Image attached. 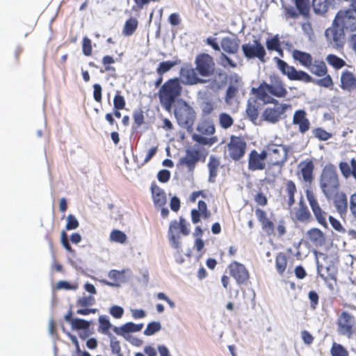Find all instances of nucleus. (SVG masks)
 Here are the masks:
<instances>
[{
  "mask_svg": "<svg viewBox=\"0 0 356 356\" xmlns=\"http://www.w3.org/2000/svg\"><path fill=\"white\" fill-rule=\"evenodd\" d=\"M269 79L270 83L263 81L257 88H252L251 90L257 99L264 104L278 101L275 98H285L288 95L286 85L280 76L273 74L270 75Z\"/></svg>",
  "mask_w": 356,
  "mask_h": 356,
  "instance_id": "obj_1",
  "label": "nucleus"
},
{
  "mask_svg": "<svg viewBox=\"0 0 356 356\" xmlns=\"http://www.w3.org/2000/svg\"><path fill=\"white\" fill-rule=\"evenodd\" d=\"M320 188L327 200L334 199L340 192V180L336 166L326 164L319 177Z\"/></svg>",
  "mask_w": 356,
  "mask_h": 356,
  "instance_id": "obj_2",
  "label": "nucleus"
},
{
  "mask_svg": "<svg viewBox=\"0 0 356 356\" xmlns=\"http://www.w3.org/2000/svg\"><path fill=\"white\" fill-rule=\"evenodd\" d=\"M158 97L163 108L170 111L177 98L182 92V86L179 78H170L159 86Z\"/></svg>",
  "mask_w": 356,
  "mask_h": 356,
  "instance_id": "obj_3",
  "label": "nucleus"
},
{
  "mask_svg": "<svg viewBox=\"0 0 356 356\" xmlns=\"http://www.w3.org/2000/svg\"><path fill=\"white\" fill-rule=\"evenodd\" d=\"M293 58L301 65L308 69L317 76H323L327 74V67L323 60H313L312 56L305 51L294 49L292 53Z\"/></svg>",
  "mask_w": 356,
  "mask_h": 356,
  "instance_id": "obj_4",
  "label": "nucleus"
},
{
  "mask_svg": "<svg viewBox=\"0 0 356 356\" xmlns=\"http://www.w3.org/2000/svg\"><path fill=\"white\" fill-rule=\"evenodd\" d=\"M254 212L258 221L261 223L263 231L268 236L281 238L286 234V226L284 220H280L275 227L274 222L268 217V214L264 210L256 208Z\"/></svg>",
  "mask_w": 356,
  "mask_h": 356,
  "instance_id": "obj_5",
  "label": "nucleus"
},
{
  "mask_svg": "<svg viewBox=\"0 0 356 356\" xmlns=\"http://www.w3.org/2000/svg\"><path fill=\"white\" fill-rule=\"evenodd\" d=\"M188 223L183 218L179 217V220H174L170 222L168 231V238L171 246L179 252H182L181 247V235L184 236L189 235L190 229Z\"/></svg>",
  "mask_w": 356,
  "mask_h": 356,
  "instance_id": "obj_6",
  "label": "nucleus"
},
{
  "mask_svg": "<svg viewBox=\"0 0 356 356\" xmlns=\"http://www.w3.org/2000/svg\"><path fill=\"white\" fill-rule=\"evenodd\" d=\"M264 149L268 160L266 175H268L273 167L284 165L288 159V151L284 145L277 144H269Z\"/></svg>",
  "mask_w": 356,
  "mask_h": 356,
  "instance_id": "obj_7",
  "label": "nucleus"
},
{
  "mask_svg": "<svg viewBox=\"0 0 356 356\" xmlns=\"http://www.w3.org/2000/svg\"><path fill=\"white\" fill-rule=\"evenodd\" d=\"M206 156L205 149L195 144L186 149L184 156L179 160V165L185 166L188 172H193L198 162L204 161Z\"/></svg>",
  "mask_w": 356,
  "mask_h": 356,
  "instance_id": "obj_8",
  "label": "nucleus"
},
{
  "mask_svg": "<svg viewBox=\"0 0 356 356\" xmlns=\"http://www.w3.org/2000/svg\"><path fill=\"white\" fill-rule=\"evenodd\" d=\"M270 104L273 106H267L261 114V119L270 124H276L286 118V111L291 108L290 104L279 103L278 101H274Z\"/></svg>",
  "mask_w": 356,
  "mask_h": 356,
  "instance_id": "obj_9",
  "label": "nucleus"
},
{
  "mask_svg": "<svg viewBox=\"0 0 356 356\" xmlns=\"http://www.w3.org/2000/svg\"><path fill=\"white\" fill-rule=\"evenodd\" d=\"M336 325L339 335L350 339L356 334V318L348 312L343 311L339 314Z\"/></svg>",
  "mask_w": 356,
  "mask_h": 356,
  "instance_id": "obj_10",
  "label": "nucleus"
},
{
  "mask_svg": "<svg viewBox=\"0 0 356 356\" xmlns=\"http://www.w3.org/2000/svg\"><path fill=\"white\" fill-rule=\"evenodd\" d=\"M175 116L181 127L190 129L194 124L196 113L193 107L186 102H179L175 108Z\"/></svg>",
  "mask_w": 356,
  "mask_h": 356,
  "instance_id": "obj_11",
  "label": "nucleus"
},
{
  "mask_svg": "<svg viewBox=\"0 0 356 356\" xmlns=\"http://www.w3.org/2000/svg\"><path fill=\"white\" fill-rule=\"evenodd\" d=\"M275 60L277 68L284 76L291 81H298L304 83H310L314 81L313 78L306 72L297 70L293 66L289 65L284 60L275 57Z\"/></svg>",
  "mask_w": 356,
  "mask_h": 356,
  "instance_id": "obj_12",
  "label": "nucleus"
},
{
  "mask_svg": "<svg viewBox=\"0 0 356 356\" xmlns=\"http://www.w3.org/2000/svg\"><path fill=\"white\" fill-rule=\"evenodd\" d=\"M226 148L229 157L233 161H238L245 154L247 143L243 136L232 135Z\"/></svg>",
  "mask_w": 356,
  "mask_h": 356,
  "instance_id": "obj_13",
  "label": "nucleus"
},
{
  "mask_svg": "<svg viewBox=\"0 0 356 356\" xmlns=\"http://www.w3.org/2000/svg\"><path fill=\"white\" fill-rule=\"evenodd\" d=\"M325 36L329 44L334 49H341L345 43L344 29L337 19H334L331 26L325 31Z\"/></svg>",
  "mask_w": 356,
  "mask_h": 356,
  "instance_id": "obj_14",
  "label": "nucleus"
},
{
  "mask_svg": "<svg viewBox=\"0 0 356 356\" xmlns=\"http://www.w3.org/2000/svg\"><path fill=\"white\" fill-rule=\"evenodd\" d=\"M244 56L248 59H258L261 63H266V51L259 39L254 40L252 43H245L241 47Z\"/></svg>",
  "mask_w": 356,
  "mask_h": 356,
  "instance_id": "obj_15",
  "label": "nucleus"
},
{
  "mask_svg": "<svg viewBox=\"0 0 356 356\" xmlns=\"http://www.w3.org/2000/svg\"><path fill=\"white\" fill-rule=\"evenodd\" d=\"M248 168L250 171H266L268 168V160L265 149L260 152L252 149L248 154Z\"/></svg>",
  "mask_w": 356,
  "mask_h": 356,
  "instance_id": "obj_16",
  "label": "nucleus"
},
{
  "mask_svg": "<svg viewBox=\"0 0 356 356\" xmlns=\"http://www.w3.org/2000/svg\"><path fill=\"white\" fill-rule=\"evenodd\" d=\"M305 194L307 200L316 221L323 227H327V213L322 209L317 197L314 193V192L310 190H307Z\"/></svg>",
  "mask_w": 356,
  "mask_h": 356,
  "instance_id": "obj_17",
  "label": "nucleus"
},
{
  "mask_svg": "<svg viewBox=\"0 0 356 356\" xmlns=\"http://www.w3.org/2000/svg\"><path fill=\"white\" fill-rule=\"evenodd\" d=\"M341 26L349 32L356 31V10L353 8H348L345 10H340L336 15Z\"/></svg>",
  "mask_w": 356,
  "mask_h": 356,
  "instance_id": "obj_18",
  "label": "nucleus"
},
{
  "mask_svg": "<svg viewBox=\"0 0 356 356\" xmlns=\"http://www.w3.org/2000/svg\"><path fill=\"white\" fill-rule=\"evenodd\" d=\"M196 70L202 76L211 75L215 70V63L212 56L207 54H200L195 59Z\"/></svg>",
  "mask_w": 356,
  "mask_h": 356,
  "instance_id": "obj_19",
  "label": "nucleus"
},
{
  "mask_svg": "<svg viewBox=\"0 0 356 356\" xmlns=\"http://www.w3.org/2000/svg\"><path fill=\"white\" fill-rule=\"evenodd\" d=\"M230 275L234 278L237 284H244L249 279V273L247 268L241 263L232 262L229 266Z\"/></svg>",
  "mask_w": 356,
  "mask_h": 356,
  "instance_id": "obj_20",
  "label": "nucleus"
},
{
  "mask_svg": "<svg viewBox=\"0 0 356 356\" xmlns=\"http://www.w3.org/2000/svg\"><path fill=\"white\" fill-rule=\"evenodd\" d=\"M180 79L185 85H195L197 83H204L207 80L200 79L197 76L196 68L191 66H184L180 70Z\"/></svg>",
  "mask_w": 356,
  "mask_h": 356,
  "instance_id": "obj_21",
  "label": "nucleus"
},
{
  "mask_svg": "<svg viewBox=\"0 0 356 356\" xmlns=\"http://www.w3.org/2000/svg\"><path fill=\"white\" fill-rule=\"evenodd\" d=\"M340 88L345 92H352L356 90V75L346 70L343 71L340 76Z\"/></svg>",
  "mask_w": 356,
  "mask_h": 356,
  "instance_id": "obj_22",
  "label": "nucleus"
},
{
  "mask_svg": "<svg viewBox=\"0 0 356 356\" xmlns=\"http://www.w3.org/2000/svg\"><path fill=\"white\" fill-rule=\"evenodd\" d=\"M95 303V299L91 296H83L78 299L76 305L81 308L77 309L76 314L80 315H88L90 314H95L97 309H91L89 307L92 306Z\"/></svg>",
  "mask_w": 356,
  "mask_h": 356,
  "instance_id": "obj_23",
  "label": "nucleus"
},
{
  "mask_svg": "<svg viewBox=\"0 0 356 356\" xmlns=\"http://www.w3.org/2000/svg\"><path fill=\"white\" fill-rule=\"evenodd\" d=\"M293 124L298 125L299 131L302 134L306 133L310 129V122L307 118V113L305 110H297L293 117Z\"/></svg>",
  "mask_w": 356,
  "mask_h": 356,
  "instance_id": "obj_24",
  "label": "nucleus"
},
{
  "mask_svg": "<svg viewBox=\"0 0 356 356\" xmlns=\"http://www.w3.org/2000/svg\"><path fill=\"white\" fill-rule=\"evenodd\" d=\"M302 179L305 182L311 184L314 179V164L310 159L305 160L298 165Z\"/></svg>",
  "mask_w": 356,
  "mask_h": 356,
  "instance_id": "obj_25",
  "label": "nucleus"
},
{
  "mask_svg": "<svg viewBox=\"0 0 356 356\" xmlns=\"http://www.w3.org/2000/svg\"><path fill=\"white\" fill-rule=\"evenodd\" d=\"M177 64V63L173 60L163 61L159 64L156 70V72L158 74V77L154 81V86L156 88H159L163 83V75L168 72Z\"/></svg>",
  "mask_w": 356,
  "mask_h": 356,
  "instance_id": "obj_26",
  "label": "nucleus"
},
{
  "mask_svg": "<svg viewBox=\"0 0 356 356\" xmlns=\"http://www.w3.org/2000/svg\"><path fill=\"white\" fill-rule=\"evenodd\" d=\"M152 197L155 207H162L167 203L165 191L156 184L151 186Z\"/></svg>",
  "mask_w": 356,
  "mask_h": 356,
  "instance_id": "obj_27",
  "label": "nucleus"
},
{
  "mask_svg": "<svg viewBox=\"0 0 356 356\" xmlns=\"http://www.w3.org/2000/svg\"><path fill=\"white\" fill-rule=\"evenodd\" d=\"M307 239L316 247H321L325 243L324 233L318 228H312L307 232Z\"/></svg>",
  "mask_w": 356,
  "mask_h": 356,
  "instance_id": "obj_28",
  "label": "nucleus"
},
{
  "mask_svg": "<svg viewBox=\"0 0 356 356\" xmlns=\"http://www.w3.org/2000/svg\"><path fill=\"white\" fill-rule=\"evenodd\" d=\"M220 45L225 52L229 54H235L239 49V41L236 38L224 37L221 40Z\"/></svg>",
  "mask_w": 356,
  "mask_h": 356,
  "instance_id": "obj_29",
  "label": "nucleus"
},
{
  "mask_svg": "<svg viewBox=\"0 0 356 356\" xmlns=\"http://www.w3.org/2000/svg\"><path fill=\"white\" fill-rule=\"evenodd\" d=\"M296 220L302 222H309L312 220V214L306 205L301 200L298 203V208L295 211Z\"/></svg>",
  "mask_w": 356,
  "mask_h": 356,
  "instance_id": "obj_30",
  "label": "nucleus"
},
{
  "mask_svg": "<svg viewBox=\"0 0 356 356\" xmlns=\"http://www.w3.org/2000/svg\"><path fill=\"white\" fill-rule=\"evenodd\" d=\"M143 327V323L136 324L132 322H128L123 325H122L120 328L115 327L114 332L117 334L122 335L124 333H130V332H139Z\"/></svg>",
  "mask_w": 356,
  "mask_h": 356,
  "instance_id": "obj_31",
  "label": "nucleus"
},
{
  "mask_svg": "<svg viewBox=\"0 0 356 356\" xmlns=\"http://www.w3.org/2000/svg\"><path fill=\"white\" fill-rule=\"evenodd\" d=\"M285 192L287 195V205L291 208L296 202L295 194L297 192V187L294 181L292 180H287L285 183Z\"/></svg>",
  "mask_w": 356,
  "mask_h": 356,
  "instance_id": "obj_32",
  "label": "nucleus"
},
{
  "mask_svg": "<svg viewBox=\"0 0 356 356\" xmlns=\"http://www.w3.org/2000/svg\"><path fill=\"white\" fill-rule=\"evenodd\" d=\"M220 165V160L215 156L209 157L208 168L209 171V182H214L216 177L218 175V170Z\"/></svg>",
  "mask_w": 356,
  "mask_h": 356,
  "instance_id": "obj_33",
  "label": "nucleus"
},
{
  "mask_svg": "<svg viewBox=\"0 0 356 356\" xmlns=\"http://www.w3.org/2000/svg\"><path fill=\"white\" fill-rule=\"evenodd\" d=\"M197 131L204 136H212L216 132V127L211 120H203L197 127Z\"/></svg>",
  "mask_w": 356,
  "mask_h": 356,
  "instance_id": "obj_34",
  "label": "nucleus"
},
{
  "mask_svg": "<svg viewBox=\"0 0 356 356\" xmlns=\"http://www.w3.org/2000/svg\"><path fill=\"white\" fill-rule=\"evenodd\" d=\"M288 260L285 253L280 252L275 257V268L277 273L282 275L287 267Z\"/></svg>",
  "mask_w": 356,
  "mask_h": 356,
  "instance_id": "obj_35",
  "label": "nucleus"
},
{
  "mask_svg": "<svg viewBox=\"0 0 356 356\" xmlns=\"http://www.w3.org/2000/svg\"><path fill=\"white\" fill-rule=\"evenodd\" d=\"M138 26V20L134 17L128 19L124 25L122 33L126 36H130L134 33Z\"/></svg>",
  "mask_w": 356,
  "mask_h": 356,
  "instance_id": "obj_36",
  "label": "nucleus"
},
{
  "mask_svg": "<svg viewBox=\"0 0 356 356\" xmlns=\"http://www.w3.org/2000/svg\"><path fill=\"white\" fill-rule=\"evenodd\" d=\"M203 136L204 135H202L201 134H195L193 135L192 139L200 145H209V146H211L218 142L217 136H211L210 138H207Z\"/></svg>",
  "mask_w": 356,
  "mask_h": 356,
  "instance_id": "obj_37",
  "label": "nucleus"
},
{
  "mask_svg": "<svg viewBox=\"0 0 356 356\" xmlns=\"http://www.w3.org/2000/svg\"><path fill=\"white\" fill-rule=\"evenodd\" d=\"M312 6L316 14H324L329 8L328 0H313Z\"/></svg>",
  "mask_w": 356,
  "mask_h": 356,
  "instance_id": "obj_38",
  "label": "nucleus"
},
{
  "mask_svg": "<svg viewBox=\"0 0 356 356\" xmlns=\"http://www.w3.org/2000/svg\"><path fill=\"white\" fill-rule=\"evenodd\" d=\"M326 60L330 65L336 70H339L346 65V61L343 59L339 58L335 54H328L326 57Z\"/></svg>",
  "mask_w": 356,
  "mask_h": 356,
  "instance_id": "obj_39",
  "label": "nucleus"
},
{
  "mask_svg": "<svg viewBox=\"0 0 356 356\" xmlns=\"http://www.w3.org/2000/svg\"><path fill=\"white\" fill-rule=\"evenodd\" d=\"M296 6L300 14L304 17H308L310 11L309 0H296Z\"/></svg>",
  "mask_w": 356,
  "mask_h": 356,
  "instance_id": "obj_40",
  "label": "nucleus"
},
{
  "mask_svg": "<svg viewBox=\"0 0 356 356\" xmlns=\"http://www.w3.org/2000/svg\"><path fill=\"white\" fill-rule=\"evenodd\" d=\"M218 121L220 126L224 129H227L234 124L233 118L227 113H220L218 116Z\"/></svg>",
  "mask_w": 356,
  "mask_h": 356,
  "instance_id": "obj_41",
  "label": "nucleus"
},
{
  "mask_svg": "<svg viewBox=\"0 0 356 356\" xmlns=\"http://www.w3.org/2000/svg\"><path fill=\"white\" fill-rule=\"evenodd\" d=\"M337 211L339 213L344 212L347 209V199L344 194L340 193L337 197L332 199Z\"/></svg>",
  "mask_w": 356,
  "mask_h": 356,
  "instance_id": "obj_42",
  "label": "nucleus"
},
{
  "mask_svg": "<svg viewBox=\"0 0 356 356\" xmlns=\"http://www.w3.org/2000/svg\"><path fill=\"white\" fill-rule=\"evenodd\" d=\"M110 240L123 244L127 241V236L123 232L118 229H113L110 234Z\"/></svg>",
  "mask_w": 356,
  "mask_h": 356,
  "instance_id": "obj_43",
  "label": "nucleus"
},
{
  "mask_svg": "<svg viewBox=\"0 0 356 356\" xmlns=\"http://www.w3.org/2000/svg\"><path fill=\"white\" fill-rule=\"evenodd\" d=\"M332 356H349L348 351L341 344L334 342L330 349Z\"/></svg>",
  "mask_w": 356,
  "mask_h": 356,
  "instance_id": "obj_44",
  "label": "nucleus"
},
{
  "mask_svg": "<svg viewBox=\"0 0 356 356\" xmlns=\"http://www.w3.org/2000/svg\"><path fill=\"white\" fill-rule=\"evenodd\" d=\"M246 113L252 122H255L259 117L258 106L255 104L248 102L246 108Z\"/></svg>",
  "mask_w": 356,
  "mask_h": 356,
  "instance_id": "obj_45",
  "label": "nucleus"
},
{
  "mask_svg": "<svg viewBox=\"0 0 356 356\" xmlns=\"http://www.w3.org/2000/svg\"><path fill=\"white\" fill-rule=\"evenodd\" d=\"M313 134L315 138L320 140H327L332 137L331 133L327 132L321 127L316 128L313 130Z\"/></svg>",
  "mask_w": 356,
  "mask_h": 356,
  "instance_id": "obj_46",
  "label": "nucleus"
},
{
  "mask_svg": "<svg viewBox=\"0 0 356 356\" xmlns=\"http://www.w3.org/2000/svg\"><path fill=\"white\" fill-rule=\"evenodd\" d=\"M281 42L278 35L273 36L271 38H268L266 41V46L268 51H275L279 49V46Z\"/></svg>",
  "mask_w": 356,
  "mask_h": 356,
  "instance_id": "obj_47",
  "label": "nucleus"
},
{
  "mask_svg": "<svg viewBox=\"0 0 356 356\" xmlns=\"http://www.w3.org/2000/svg\"><path fill=\"white\" fill-rule=\"evenodd\" d=\"M161 329V325L159 322L152 321L149 323L144 331V334L151 336L159 332Z\"/></svg>",
  "mask_w": 356,
  "mask_h": 356,
  "instance_id": "obj_48",
  "label": "nucleus"
},
{
  "mask_svg": "<svg viewBox=\"0 0 356 356\" xmlns=\"http://www.w3.org/2000/svg\"><path fill=\"white\" fill-rule=\"evenodd\" d=\"M134 127L138 128L145 122V117L142 109L136 110L133 113Z\"/></svg>",
  "mask_w": 356,
  "mask_h": 356,
  "instance_id": "obj_49",
  "label": "nucleus"
},
{
  "mask_svg": "<svg viewBox=\"0 0 356 356\" xmlns=\"http://www.w3.org/2000/svg\"><path fill=\"white\" fill-rule=\"evenodd\" d=\"M125 106V99L120 95V92L118 90L113 98V108L124 109Z\"/></svg>",
  "mask_w": 356,
  "mask_h": 356,
  "instance_id": "obj_50",
  "label": "nucleus"
},
{
  "mask_svg": "<svg viewBox=\"0 0 356 356\" xmlns=\"http://www.w3.org/2000/svg\"><path fill=\"white\" fill-rule=\"evenodd\" d=\"M99 331L102 333H107L111 327L108 318L105 316H100L99 318Z\"/></svg>",
  "mask_w": 356,
  "mask_h": 356,
  "instance_id": "obj_51",
  "label": "nucleus"
},
{
  "mask_svg": "<svg viewBox=\"0 0 356 356\" xmlns=\"http://www.w3.org/2000/svg\"><path fill=\"white\" fill-rule=\"evenodd\" d=\"M75 330H88L90 327V323L81 318H74L71 325Z\"/></svg>",
  "mask_w": 356,
  "mask_h": 356,
  "instance_id": "obj_52",
  "label": "nucleus"
},
{
  "mask_svg": "<svg viewBox=\"0 0 356 356\" xmlns=\"http://www.w3.org/2000/svg\"><path fill=\"white\" fill-rule=\"evenodd\" d=\"M314 83L321 87L330 88L333 86V81L330 75L326 74L320 79L315 80Z\"/></svg>",
  "mask_w": 356,
  "mask_h": 356,
  "instance_id": "obj_53",
  "label": "nucleus"
},
{
  "mask_svg": "<svg viewBox=\"0 0 356 356\" xmlns=\"http://www.w3.org/2000/svg\"><path fill=\"white\" fill-rule=\"evenodd\" d=\"M82 49L85 56H89L92 54V42L88 37H84L82 41Z\"/></svg>",
  "mask_w": 356,
  "mask_h": 356,
  "instance_id": "obj_54",
  "label": "nucleus"
},
{
  "mask_svg": "<svg viewBox=\"0 0 356 356\" xmlns=\"http://www.w3.org/2000/svg\"><path fill=\"white\" fill-rule=\"evenodd\" d=\"M67 223H66V225H65V229L67 230H72V229H75L76 228H78V227L79 226V222L78 221V220L76 219V218L72 215V214H70L67 216Z\"/></svg>",
  "mask_w": 356,
  "mask_h": 356,
  "instance_id": "obj_55",
  "label": "nucleus"
},
{
  "mask_svg": "<svg viewBox=\"0 0 356 356\" xmlns=\"http://www.w3.org/2000/svg\"><path fill=\"white\" fill-rule=\"evenodd\" d=\"M110 346L113 354L122 356L120 341L115 337L111 338Z\"/></svg>",
  "mask_w": 356,
  "mask_h": 356,
  "instance_id": "obj_56",
  "label": "nucleus"
},
{
  "mask_svg": "<svg viewBox=\"0 0 356 356\" xmlns=\"http://www.w3.org/2000/svg\"><path fill=\"white\" fill-rule=\"evenodd\" d=\"M201 109L203 115H209L214 111V104L211 101L204 102Z\"/></svg>",
  "mask_w": 356,
  "mask_h": 356,
  "instance_id": "obj_57",
  "label": "nucleus"
},
{
  "mask_svg": "<svg viewBox=\"0 0 356 356\" xmlns=\"http://www.w3.org/2000/svg\"><path fill=\"white\" fill-rule=\"evenodd\" d=\"M308 298L310 300V307L316 309L319 302V296L315 291H310L308 293Z\"/></svg>",
  "mask_w": 356,
  "mask_h": 356,
  "instance_id": "obj_58",
  "label": "nucleus"
},
{
  "mask_svg": "<svg viewBox=\"0 0 356 356\" xmlns=\"http://www.w3.org/2000/svg\"><path fill=\"white\" fill-rule=\"evenodd\" d=\"M102 88L100 84L95 83L93 85V97L94 99L98 102L101 103L102 100Z\"/></svg>",
  "mask_w": 356,
  "mask_h": 356,
  "instance_id": "obj_59",
  "label": "nucleus"
},
{
  "mask_svg": "<svg viewBox=\"0 0 356 356\" xmlns=\"http://www.w3.org/2000/svg\"><path fill=\"white\" fill-rule=\"evenodd\" d=\"M339 168L344 177L347 178L351 175V165L350 166L347 162H340L339 164Z\"/></svg>",
  "mask_w": 356,
  "mask_h": 356,
  "instance_id": "obj_60",
  "label": "nucleus"
},
{
  "mask_svg": "<svg viewBox=\"0 0 356 356\" xmlns=\"http://www.w3.org/2000/svg\"><path fill=\"white\" fill-rule=\"evenodd\" d=\"M161 0H134L135 5L133 6L134 10H142L151 2H159Z\"/></svg>",
  "mask_w": 356,
  "mask_h": 356,
  "instance_id": "obj_61",
  "label": "nucleus"
},
{
  "mask_svg": "<svg viewBox=\"0 0 356 356\" xmlns=\"http://www.w3.org/2000/svg\"><path fill=\"white\" fill-rule=\"evenodd\" d=\"M254 201L257 202V204L265 207L268 204V199L266 196L262 193L259 192L254 195Z\"/></svg>",
  "mask_w": 356,
  "mask_h": 356,
  "instance_id": "obj_62",
  "label": "nucleus"
},
{
  "mask_svg": "<svg viewBox=\"0 0 356 356\" xmlns=\"http://www.w3.org/2000/svg\"><path fill=\"white\" fill-rule=\"evenodd\" d=\"M110 314L115 318H120L124 314V309L120 306L114 305L110 308Z\"/></svg>",
  "mask_w": 356,
  "mask_h": 356,
  "instance_id": "obj_63",
  "label": "nucleus"
},
{
  "mask_svg": "<svg viewBox=\"0 0 356 356\" xmlns=\"http://www.w3.org/2000/svg\"><path fill=\"white\" fill-rule=\"evenodd\" d=\"M329 221L332 225V227L337 232H344L345 229L341 225V222L336 218H334L333 216H329Z\"/></svg>",
  "mask_w": 356,
  "mask_h": 356,
  "instance_id": "obj_64",
  "label": "nucleus"
}]
</instances>
